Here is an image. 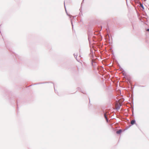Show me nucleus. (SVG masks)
<instances>
[{
    "mask_svg": "<svg viewBox=\"0 0 149 149\" xmlns=\"http://www.w3.org/2000/svg\"><path fill=\"white\" fill-rule=\"evenodd\" d=\"M140 6L142 7V8L143 9H144V8L143 6V5L141 3H140Z\"/></svg>",
    "mask_w": 149,
    "mask_h": 149,
    "instance_id": "obj_5",
    "label": "nucleus"
},
{
    "mask_svg": "<svg viewBox=\"0 0 149 149\" xmlns=\"http://www.w3.org/2000/svg\"><path fill=\"white\" fill-rule=\"evenodd\" d=\"M122 131L121 130H120L118 131H116V133L117 134H120L122 132Z\"/></svg>",
    "mask_w": 149,
    "mask_h": 149,
    "instance_id": "obj_2",
    "label": "nucleus"
},
{
    "mask_svg": "<svg viewBox=\"0 0 149 149\" xmlns=\"http://www.w3.org/2000/svg\"><path fill=\"white\" fill-rule=\"evenodd\" d=\"M135 122V121L134 120H132L131 121V124L132 125H134Z\"/></svg>",
    "mask_w": 149,
    "mask_h": 149,
    "instance_id": "obj_4",
    "label": "nucleus"
},
{
    "mask_svg": "<svg viewBox=\"0 0 149 149\" xmlns=\"http://www.w3.org/2000/svg\"><path fill=\"white\" fill-rule=\"evenodd\" d=\"M146 31H149V29H147L146 30Z\"/></svg>",
    "mask_w": 149,
    "mask_h": 149,
    "instance_id": "obj_6",
    "label": "nucleus"
},
{
    "mask_svg": "<svg viewBox=\"0 0 149 149\" xmlns=\"http://www.w3.org/2000/svg\"><path fill=\"white\" fill-rule=\"evenodd\" d=\"M120 100H119L118 102H117L115 105V107L116 109H119L120 108V107L121 106V104L120 102Z\"/></svg>",
    "mask_w": 149,
    "mask_h": 149,
    "instance_id": "obj_1",
    "label": "nucleus"
},
{
    "mask_svg": "<svg viewBox=\"0 0 149 149\" xmlns=\"http://www.w3.org/2000/svg\"><path fill=\"white\" fill-rule=\"evenodd\" d=\"M104 117L106 119V120L107 121V122H108V119H107V116L106 113L104 114Z\"/></svg>",
    "mask_w": 149,
    "mask_h": 149,
    "instance_id": "obj_3",
    "label": "nucleus"
}]
</instances>
